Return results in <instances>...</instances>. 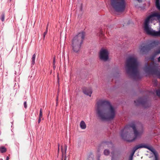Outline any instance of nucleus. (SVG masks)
<instances>
[{
	"mask_svg": "<svg viewBox=\"0 0 160 160\" xmlns=\"http://www.w3.org/2000/svg\"><path fill=\"white\" fill-rule=\"evenodd\" d=\"M129 160H159L155 149L144 143L135 146Z\"/></svg>",
	"mask_w": 160,
	"mask_h": 160,
	"instance_id": "obj_1",
	"label": "nucleus"
},
{
	"mask_svg": "<svg viewBox=\"0 0 160 160\" xmlns=\"http://www.w3.org/2000/svg\"><path fill=\"white\" fill-rule=\"evenodd\" d=\"M96 111L98 117L102 121L112 120L116 113L115 108L109 102L106 100H100L98 102Z\"/></svg>",
	"mask_w": 160,
	"mask_h": 160,
	"instance_id": "obj_2",
	"label": "nucleus"
},
{
	"mask_svg": "<svg viewBox=\"0 0 160 160\" xmlns=\"http://www.w3.org/2000/svg\"><path fill=\"white\" fill-rule=\"evenodd\" d=\"M143 132L142 125L139 128H136L135 125L132 123L126 126L121 131V136L122 138L128 142H132L140 137Z\"/></svg>",
	"mask_w": 160,
	"mask_h": 160,
	"instance_id": "obj_3",
	"label": "nucleus"
},
{
	"mask_svg": "<svg viewBox=\"0 0 160 160\" xmlns=\"http://www.w3.org/2000/svg\"><path fill=\"white\" fill-rule=\"evenodd\" d=\"M138 62L137 58L130 57L126 60L125 68L127 73L134 79H139L138 70Z\"/></svg>",
	"mask_w": 160,
	"mask_h": 160,
	"instance_id": "obj_4",
	"label": "nucleus"
},
{
	"mask_svg": "<svg viewBox=\"0 0 160 160\" xmlns=\"http://www.w3.org/2000/svg\"><path fill=\"white\" fill-rule=\"evenodd\" d=\"M85 36V33L82 32L75 36L72 41V48L73 51L78 52L80 49L81 45Z\"/></svg>",
	"mask_w": 160,
	"mask_h": 160,
	"instance_id": "obj_5",
	"label": "nucleus"
},
{
	"mask_svg": "<svg viewBox=\"0 0 160 160\" xmlns=\"http://www.w3.org/2000/svg\"><path fill=\"white\" fill-rule=\"evenodd\" d=\"M110 5L115 12H124L126 6L125 0H110Z\"/></svg>",
	"mask_w": 160,
	"mask_h": 160,
	"instance_id": "obj_6",
	"label": "nucleus"
},
{
	"mask_svg": "<svg viewBox=\"0 0 160 160\" xmlns=\"http://www.w3.org/2000/svg\"><path fill=\"white\" fill-rule=\"evenodd\" d=\"M155 18L160 22V14L158 12L153 13L145 19L143 24L144 30H147L148 28L151 27L149 24L152 23V22L155 19Z\"/></svg>",
	"mask_w": 160,
	"mask_h": 160,
	"instance_id": "obj_7",
	"label": "nucleus"
},
{
	"mask_svg": "<svg viewBox=\"0 0 160 160\" xmlns=\"http://www.w3.org/2000/svg\"><path fill=\"white\" fill-rule=\"evenodd\" d=\"M159 67L158 64L153 61L149 65L148 63H146L143 69L145 72L148 74H157Z\"/></svg>",
	"mask_w": 160,
	"mask_h": 160,
	"instance_id": "obj_8",
	"label": "nucleus"
},
{
	"mask_svg": "<svg viewBox=\"0 0 160 160\" xmlns=\"http://www.w3.org/2000/svg\"><path fill=\"white\" fill-rule=\"evenodd\" d=\"M159 44H160V42L158 40L152 41L149 43L148 42L143 43L140 45L139 49L141 52L144 53L156 47Z\"/></svg>",
	"mask_w": 160,
	"mask_h": 160,
	"instance_id": "obj_9",
	"label": "nucleus"
},
{
	"mask_svg": "<svg viewBox=\"0 0 160 160\" xmlns=\"http://www.w3.org/2000/svg\"><path fill=\"white\" fill-rule=\"evenodd\" d=\"M109 53L107 49L102 48L99 53V58L100 60L104 61H107L109 59Z\"/></svg>",
	"mask_w": 160,
	"mask_h": 160,
	"instance_id": "obj_10",
	"label": "nucleus"
},
{
	"mask_svg": "<svg viewBox=\"0 0 160 160\" xmlns=\"http://www.w3.org/2000/svg\"><path fill=\"white\" fill-rule=\"evenodd\" d=\"M134 102L136 106H138L140 104L144 106L147 103L146 100L143 98H139L138 100L135 101Z\"/></svg>",
	"mask_w": 160,
	"mask_h": 160,
	"instance_id": "obj_11",
	"label": "nucleus"
},
{
	"mask_svg": "<svg viewBox=\"0 0 160 160\" xmlns=\"http://www.w3.org/2000/svg\"><path fill=\"white\" fill-rule=\"evenodd\" d=\"M83 92L85 94L91 96L92 93V90L90 88H84L83 89Z\"/></svg>",
	"mask_w": 160,
	"mask_h": 160,
	"instance_id": "obj_12",
	"label": "nucleus"
},
{
	"mask_svg": "<svg viewBox=\"0 0 160 160\" xmlns=\"http://www.w3.org/2000/svg\"><path fill=\"white\" fill-rule=\"evenodd\" d=\"M159 52V49L155 52L154 53L152 54V55L150 57L149 59L152 61L154 60L155 57L158 54L160 53H158Z\"/></svg>",
	"mask_w": 160,
	"mask_h": 160,
	"instance_id": "obj_13",
	"label": "nucleus"
},
{
	"mask_svg": "<svg viewBox=\"0 0 160 160\" xmlns=\"http://www.w3.org/2000/svg\"><path fill=\"white\" fill-rule=\"evenodd\" d=\"M67 146L66 145H65L63 147H62V157L64 156H65V154L66 152Z\"/></svg>",
	"mask_w": 160,
	"mask_h": 160,
	"instance_id": "obj_14",
	"label": "nucleus"
},
{
	"mask_svg": "<svg viewBox=\"0 0 160 160\" xmlns=\"http://www.w3.org/2000/svg\"><path fill=\"white\" fill-rule=\"evenodd\" d=\"M43 119V118H42V109L41 108L40 110V113L39 115V119L38 121V123H39L41 120Z\"/></svg>",
	"mask_w": 160,
	"mask_h": 160,
	"instance_id": "obj_15",
	"label": "nucleus"
},
{
	"mask_svg": "<svg viewBox=\"0 0 160 160\" xmlns=\"http://www.w3.org/2000/svg\"><path fill=\"white\" fill-rule=\"evenodd\" d=\"M80 125L82 129H85L86 128V125L84 121H82L80 122Z\"/></svg>",
	"mask_w": 160,
	"mask_h": 160,
	"instance_id": "obj_16",
	"label": "nucleus"
},
{
	"mask_svg": "<svg viewBox=\"0 0 160 160\" xmlns=\"http://www.w3.org/2000/svg\"><path fill=\"white\" fill-rule=\"evenodd\" d=\"M156 5L157 9L160 11L159 0H156Z\"/></svg>",
	"mask_w": 160,
	"mask_h": 160,
	"instance_id": "obj_17",
	"label": "nucleus"
},
{
	"mask_svg": "<svg viewBox=\"0 0 160 160\" xmlns=\"http://www.w3.org/2000/svg\"><path fill=\"white\" fill-rule=\"evenodd\" d=\"M7 149L4 146H2L0 147V151L1 153H4L6 152Z\"/></svg>",
	"mask_w": 160,
	"mask_h": 160,
	"instance_id": "obj_18",
	"label": "nucleus"
},
{
	"mask_svg": "<svg viewBox=\"0 0 160 160\" xmlns=\"http://www.w3.org/2000/svg\"><path fill=\"white\" fill-rule=\"evenodd\" d=\"M36 58V55L34 54L32 56V64H34L35 62V59Z\"/></svg>",
	"mask_w": 160,
	"mask_h": 160,
	"instance_id": "obj_19",
	"label": "nucleus"
},
{
	"mask_svg": "<svg viewBox=\"0 0 160 160\" xmlns=\"http://www.w3.org/2000/svg\"><path fill=\"white\" fill-rule=\"evenodd\" d=\"M99 37L101 39H103L104 35L103 33V32L102 31H101L99 32Z\"/></svg>",
	"mask_w": 160,
	"mask_h": 160,
	"instance_id": "obj_20",
	"label": "nucleus"
},
{
	"mask_svg": "<svg viewBox=\"0 0 160 160\" xmlns=\"http://www.w3.org/2000/svg\"><path fill=\"white\" fill-rule=\"evenodd\" d=\"M5 15L4 13H2L1 15L0 19L2 22L4 21L5 19Z\"/></svg>",
	"mask_w": 160,
	"mask_h": 160,
	"instance_id": "obj_21",
	"label": "nucleus"
},
{
	"mask_svg": "<svg viewBox=\"0 0 160 160\" xmlns=\"http://www.w3.org/2000/svg\"><path fill=\"white\" fill-rule=\"evenodd\" d=\"M104 154L106 155H108L109 154L110 152L108 150L106 149L104 152Z\"/></svg>",
	"mask_w": 160,
	"mask_h": 160,
	"instance_id": "obj_22",
	"label": "nucleus"
},
{
	"mask_svg": "<svg viewBox=\"0 0 160 160\" xmlns=\"http://www.w3.org/2000/svg\"><path fill=\"white\" fill-rule=\"evenodd\" d=\"M88 160H93V156L91 154L88 158Z\"/></svg>",
	"mask_w": 160,
	"mask_h": 160,
	"instance_id": "obj_23",
	"label": "nucleus"
},
{
	"mask_svg": "<svg viewBox=\"0 0 160 160\" xmlns=\"http://www.w3.org/2000/svg\"><path fill=\"white\" fill-rule=\"evenodd\" d=\"M156 94L158 96H160V90L158 89L156 91Z\"/></svg>",
	"mask_w": 160,
	"mask_h": 160,
	"instance_id": "obj_24",
	"label": "nucleus"
},
{
	"mask_svg": "<svg viewBox=\"0 0 160 160\" xmlns=\"http://www.w3.org/2000/svg\"><path fill=\"white\" fill-rule=\"evenodd\" d=\"M24 108H27V104L26 102H24Z\"/></svg>",
	"mask_w": 160,
	"mask_h": 160,
	"instance_id": "obj_25",
	"label": "nucleus"
},
{
	"mask_svg": "<svg viewBox=\"0 0 160 160\" xmlns=\"http://www.w3.org/2000/svg\"><path fill=\"white\" fill-rule=\"evenodd\" d=\"M47 33L46 32H44V33H43V39H44V38H45V36L47 34Z\"/></svg>",
	"mask_w": 160,
	"mask_h": 160,
	"instance_id": "obj_26",
	"label": "nucleus"
},
{
	"mask_svg": "<svg viewBox=\"0 0 160 160\" xmlns=\"http://www.w3.org/2000/svg\"><path fill=\"white\" fill-rule=\"evenodd\" d=\"M55 63V57H54L53 60V64L54 65Z\"/></svg>",
	"mask_w": 160,
	"mask_h": 160,
	"instance_id": "obj_27",
	"label": "nucleus"
},
{
	"mask_svg": "<svg viewBox=\"0 0 160 160\" xmlns=\"http://www.w3.org/2000/svg\"><path fill=\"white\" fill-rule=\"evenodd\" d=\"M156 75H158V76L160 77V73H158H158Z\"/></svg>",
	"mask_w": 160,
	"mask_h": 160,
	"instance_id": "obj_28",
	"label": "nucleus"
},
{
	"mask_svg": "<svg viewBox=\"0 0 160 160\" xmlns=\"http://www.w3.org/2000/svg\"><path fill=\"white\" fill-rule=\"evenodd\" d=\"M158 60L159 62H160V56L158 58Z\"/></svg>",
	"mask_w": 160,
	"mask_h": 160,
	"instance_id": "obj_29",
	"label": "nucleus"
},
{
	"mask_svg": "<svg viewBox=\"0 0 160 160\" xmlns=\"http://www.w3.org/2000/svg\"><path fill=\"white\" fill-rule=\"evenodd\" d=\"M9 159V158L8 156L6 158V160H8Z\"/></svg>",
	"mask_w": 160,
	"mask_h": 160,
	"instance_id": "obj_30",
	"label": "nucleus"
},
{
	"mask_svg": "<svg viewBox=\"0 0 160 160\" xmlns=\"http://www.w3.org/2000/svg\"><path fill=\"white\" fill-rule=\"evenodd\" d=\"M48 28H46V30L45 32H46L47 33L48 32Z\"/></svg>",
	"mask_w": 160,
	"mask_h": 160,
	"instance_id": "obj_31",
	"label": "nucleus"
},
{
	"mask_svg": "<svg viewBox=\"0 0 160 160\" xmlns=\"http://www.w3.org/2000/svg\"><path fill=\"white\" fill-rule=\"evenodd\" d=\"M64 160H66V158L65 156H64Z\"/></svg>",
	"mask_w": 160,
	"mask_h": 160,
	"instance_id": "obj_32",
	"label": "nucleus"
},
{
	"mask_svg": "<svg viewBox=\"0 0 160 160\" xmlns=\"http://www.w3.org/2000/svg\"><path fill=\"white\" fill-rule=\"evenodd\" d=\"M137 0L139 2H141L142 1V0Z\"/></svg>",
	"mask_w": 160,
	"mask_h": 160,
	"instance_id": "obj_33",
	"label": "nucleus"
},
{
	"mask_svg": "<svg viewBox=\"0 0 160 160\" xmlns=\"http://www.w3.org/2000/svg\"><path fill=\"white\" fill-rule=\"evenodd\" d=\"M48 24L46 28H48Z\"/></svg>",
	"mask_w": 160,
	"mask_h": 160,
	"instance_id": "obj_34",
	"label": "nucleus"
},
{
	"mask_svg": "<svg viewBox=\"0 0 160 160\" xmlns=\"http://www.w3.org/2000/svg\"><path fill=\"white\" fill-rule=\"evenodd\" d=\"M107 29H108V31H109V28H108Z\"/></svg>",
	"mask_w": 160,
	"mask_h": 160,
	"instance_id": "obj_35",
	"label": "nucleus"
},
{
	"mask_svg": "<svg viewBox=\"0 0 160 160\" xmlns=\"http://www.w3.org/2000/svg\"><path fill=\"white\" fill-rule=\"evenodd\" d=\"M112 160H113V158H112Z\"/></svg>",
	"mask_w": 160,
	"mask_h": 160,
	"instance_id": "obj_36",
	"label": "nucleus"
},
{
	"mask_svg": "<svg viewBox=\"0 0 160 160\" xmlns=\"http://www.w3.org/2000/svg\"><path fill=\"white\" fill-rule=\"evenodd\" d=\"M62 160H63V158H62Z\"/></svg>",
	"mask_w": 160,
	"mask_h": 160,
	"instance_id": "obj_37",
	"label": "nucleus"
},
{
	"mask_svg": "<svg viewBox=\"0 0 160 160\" xmlns=\"http://www.w3.org/2000/svg\"><path fill=\"white\" fill-rule=\"evenodd\" d=\"M1 160H3L2 159H1Z\"/></svg>",
	"mask_w": 160,
	"mask_h": 160,
	"instance_id": "obj_38",
	"label": "nucleus"
},
{
	"mask_svg": "<svg viewBox=\"0 0 160 160\" xmlns=\"http://www.w3.org/2000/svg\"><path fill=\"white\" fill-rule=\"evenodd\" d=\"M11 0H10V1H11Z\"/></svg>",
	"mask_w": 160,
	"mask_h": 160,
	"instance_id": "obj_39",
	"label": "nucleus"
},
{
	"mask_svg": "<svg viewBox=\"0 0 160 160\" xmlns=\"http://www.w3.org/2000/svg\"><path fill=\"white\" fill-rule=\"evenodd\" d=\"M98 160H99V159H98Z\"/></svg>",
	"mask_w": 160,
	"mask_h": 160,
	"instance_id": "obj_40",
	"label": "nucleus"
}]
</instances>
